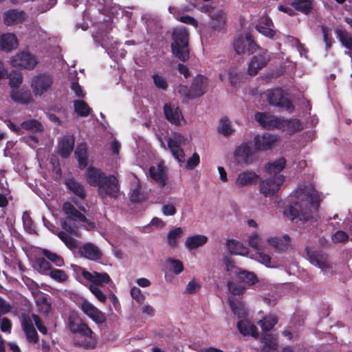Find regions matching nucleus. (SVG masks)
Segmentation results:
<instances>
[{
	"mask_svg": "<svg viewBox=\"0 0 352 352\" xmlns=\"http://www.w3.org/2000/svg\"><path fill=\"white\" fill-rule=\"evenodd\" d=\"M69 201L63 203L62 210L72 221L85 223V229L92 230L96 228L94 222L88 219L83 213L88 212L89 206L82 204L78 197H69Z\"/></svg>",
	"mask_w": 352,
	"mask_h": 352,
	"instance_id": "nucleus-1",
	"label": "nucleus"
},
{
	"mask_svg": "<svg viewBox=\"0 0 352 352\" xmlns=\"http://www.w3.org/2000/svg\"><path fill=\"white\" fill-rule=\"evenodd\" d=\"M173 56L184 63L190 58L189 34L185 28H175L170 45Z\"/></svg>",
	"mask_w": 352,
	"mask_h": 352,
	"instance_id": "nucleus-2",
	"label": "nucleus"
},
{
	"mask_svg": "<svg viewBox=\"0 0 352 352\" xmlns=\"http://www.w3.org/2000/svg\"><path fill=\"white\" fill-rule=\"evenodd\" d=\"M208 89L207 77L198 74L188 88L187 86H179V92L184 94L188 98L194 99L202 96Z\"/></svg>",
	"mask_w": 352,
	"mask_h": 352,
	"instance_id": "nucleus-3",
	"label": "nucleus"
},
{
	"mask_svg": "<svg viewBox=\"0 0 352 352\" xmlns=\"http://www.w3.org/2000/svg\"><path fill=\"white\" fill-rule=\"evenodd\" d=\"M267 100L270 105L285 109L289 113H292L295 110L294 104L289 98L285 97L284 91L281 88L268 90Z\"/></svg>",
	"mask_w": 352,
	"mask_h": 352,
	"instance_id": "nucleus-4",
	"label": "nucleus"
},
{
	"mask_svg": "<svg viewBox=\"0 0 352 352\" xmlns=\"http://www.w3.org/2000/svg\"><path fill=\"white\" fill-rule=\"evenodd\" d=\"M99 195L102 197H109L114 199L120 195V184L118 179L113 175H107L98 188Z\"/></svg>",
	"mask_w": 352,
	"mask_h": 352,
	"instance_id": "nucleus-5",
	"label": "nucleus"
},
{
	"mask_svg": "<svg viewBox=\"0 0 352 352\" xmlns=\"http://www.w3.org/2000/svg\"><path fill=\"white\" fill-rule=\"evenodd\" d=\"M74 334H78L82 337L81 340H76L75 345L82 347L85 349H94L97 346V339L94 331L85 322H82L74 331Z\"/></svg>",
	"mask_w": 352,
	"mask_h": 352,
	"instance_id": "nucleus-6",
	"label": "nucleus"
},
{
	"mask_svg": "<svg viewBox=\"0 0 352 352\" xmlns=\"http://www.w3.org/2000/svg\"><path fill=\"white\" fill-rule=\"evenodd\" d=\"M256 151L252 141L242 142L234 151L235 160L239 164H251L256 159Z\"/></svg>",
	"mask_w": 352,
	"mask_h": 352,
	"instance_id": "nucleus-7",
	"label": "nucleus"
},
{
	"mask_svg": "<svg viewBox=\"0 0 352 352\" xmlns=\"http://www.w3.org/2000/svg\"><path fill=\"white\" fill-rule=\"evenodd\" d=\"M307 258L314 265L321 269L327 270L331 269V264L329 260V254L320 248H313L307 247L305 248Z\"/></svg>",
	"mask_w": 352,
	"mask_h": 352,
	"instance_id": "nucleus-8",
	"label": "nucleus"
},
{
	"mask_svg": "<svg viewBox=\"0 0 352 352\" xmlns=\"http://www.w3.org/2000/svg\"><path fill=\"white\" fill-rule=\"evenodd\" d=\"M54 83L53 76L47 73H41L34 76L31 81V87L34 96H42L52 89Z\"/></svg>",
	"mask_w": 352,
	"mask_h": 352,
	"instance_id": "nucleus-9",
	"label": "nucleus"
},
{
	"mask_svg": "<svg viewBox=\"0 0 352 352\" xmlns=\"http://www.w3.org/2000/svg\"><path fill=\"white\" fill-rule=\"evenodd\" d=\"M285 182V177L283 175H274L260 183V192L265 197H271L279 190L281 185Z\"/></svg>",
	"mask_w": 352,
	"mask_h": 352,
	"instance_id": "nucleus-10",
	"label": "nucleus"
},
{
	"mask_svg": "<svg viewBox=\"0 0 352 352\" xmlns=\"http://www.w3.org/2000/svg\"><path fill=\"white\" fill-rule=\"evenodd\" d=\"M80 309L87 316L98 325L104 323L107 320L105 314L86 300L81 302Z\"/></svg>",
	"mask_w": 352,
	"mask_h": 352,
	"instance_id": "nucleus-11",
	"label": "nucleus"
},
{
	"mask_svg": "<svg viewBox=\"0 0 352 352\" xmlns=\"http://www.w3.org/2000/svg\"><path fill=\"white\" fill-rule=\"evenodd\" d=\"M11 63L14 67H20L29 70L33 69L37 65L36 56L28 52H22L13 56Z\"/></svg>",
	"mask_w": 352,
	"mask_h": 352,
	"instance_id": "nucleus-12",
	"label": "nucleus"
},
{
	"mask_svg": "<svg viewBox=\"0 0 352 352\" xmlns=\"http://www.w3.org/2000/svg\"><path fill=\"white\" fill-rule=\"evenodd\" d=\"M255 120L259 124L265 129L273 130L280 129L281 118L268 114L265 112H257L255 113Z\"/></svg>",
	"mask_w": 352,
	"mask_h": 352,
	"instance_id": "nucleus-13",
	"label": "nucleus"
},
{
	"mask_svg": "<svg viewBox=\"0 0 352 352\" xmlns=\"http://www.w3.org/2000/svg\"><path fill=\"white\" fill-rule=\"evenodd\" d=\"M78 252L80 257L94 261H99L102 256L100 249L97 245L90 242L80 246Z\"/></svg>",
	"mask_w": 352,
	"mask_h": 352,
	"instance_id": "nucleus-14",
	"label": "nucleus"
},
{
	"mask_svg": "<svg viewBox=\"0 0 352 352\" xmlns=\"http://www.w3.org/2000/svg\"><path fill=\"white\" fill-rule=\"evenodd\" d=\"M107 175L100 168L91 166L86 169L85 177L88 184L98 188Z\"/></svg>",
	"mask_w": 352,
	"mask_h": 352,
	"instance_id": "nucleus-15",
	"label": "nucleus"
},
{
	"mask_svg": "<svg viewBox=\"0 0 352 352\" xmlns=\"http://www.w3.org/2000/svg\"><path fill=\"white\" fill-rule=\"evenodd\" d=\"M148 173L152 180L162 188L167 184L168 175L166 167L163 163H159L157 167L151 166L148 168Z\"/></svg>",
	"mask_w": 352,
	"mask_h": 352,
	"instance_id": "nucleus-16",
	"label": "nucleus"
},
{
	"mask_svg": "<svg viewBox=\"0 0 352 352\" xmlns=\"http://www.w3.org/2000/svg\"><path fill=\"white\" fill-rule=\"evenodd\" d=\"M276 141L277 138L268 133L257 134L254 138V148L256 151H267L272 148Z\"/></svg>",
	"mask_w": 352,
	"mask_h": 352,
	"instance_id": "nucleus-17",
	"label": "nucleus"
},
{
	"mask_svg": "<svg viewBox=\"0 0 352 352\" xmlns=\"http://www.w3.org/2000/svg\"><path fill=\"white\" fill-rule=\"evenodd\" d=\"M270 60V56L267 51L263 52L258 55L254 56L248 65V72L251 76H255L258 72L264 67Z\"/></svg>",
	"mask_w": 352,
	"mask_h": 352,
	"instance_id": "nucleus-18",
	"label": "nucleus"
},
{
	"mask_svg": "<svg viewBox=\"0 0 352 352\" xmlns=\"http://www.w3.org/2000/svg\"><path fill=\"white\" fill-rule=\"evenodd\" d=\"M163 110L166 119L172 124L179 126L181 124V120L185 122L182 111L179 107H175L170 103H166Z\"/></svg>",
	"mask_w": 352,
	"mask_h": 352,
	"instance_id": "nucleus-19",
	"label": "nucleus"
},
{
	"mask_svg": "<svg viewBox=\"0 0 352 352\" xmlns=\"http://www.w3.org/2000/svg\"><path fill=\"white\" fill-rule=\"evenodd\" d=\"M174 138L175 139L169 138L168 140V146L174 157L179 162H184L185 154L179 144L182 142L185 141V138L179 133L175 134Z\"/></svg>",
	"mask_w": 352,
	"mask_h": 352,
	"instance_id": "nucleus-20",
	"label": "nucleus"
},
{
	"mask_svg": "<svg viewBox=\"0 0 352 352\" xmlns=\"http://www.w3.org/2000/svg\"><path fill=\"white\" fill-rule=\"evenodd\" d=\"M75 138L74 135H64L58 141L57 152L63 158H67L74 150Z\"/></svg>",
	"mask_w": 352,
	"mask_h": 352,
	"instance_id": "nucleus-21",
	"label": "nucleus"
},
{
	"mask_svg": "<svg viewBox=\"0 0 352 352\" xmlns=\"http://www.w3.org/2000/svg\"><path fill=\"white\" fill-rule=\"evenodd\" d=\"M66 188L81 200L87 197V191L84 185L78 182L74 177L67 178L64 182Z\"/></svg>",
	"mask_w": 352,
	"mask_h": 352,
	"instance_id": "nucleus-22",
	"label": "nucleus"
},
{
	"mask_svg": "<svg viewBox=\"0 0 352 352\" xmlns=\"http://www.w3.org/2000/svg\"><path fill=\"white\" fill-rule=\"evenodd\" d=\"M211 21L209 23L210 28L213 30L226 32V14L220 9L211 14L210 16Z\"/></svg>",
	"mask_w": 352,
	"mask_h": 352,
	"instance_id": "nucleus-23",
	"label": "nucleus"
},
{
	"mask_svg": "<svg viewBox=\"0 0 352 352\" xmlns=\"http://www.w3.org/2000/svg\"><path fill=\"white\" fill-rule=\"evenodd\" d=\"M82 276L87 280L94 283V285H101L103 283H109L111 281L109 275L107 272L99 273L98 272H89L85 270L82 271Z\"/></svg>",
	"mask_w": 352,
	"mask_h": 352,
	"instance_id": "nucleus-24",
	"label": "nucleus"
},
{
	"mask_svg": "<svg viewBox=\"0 0 352 352\" xmlns=\"http://www.w3.org/2000/svg\"><path fill=\"white\" fill-rule=\"evenodd\" d=\"M26 18V14L23 10L12 9L3 14L4 23L7 25L19 24L23 23Z\"/></svg>",
	"mask_w": 352,
	"mask_h": 352,
	"instance_id": "nucleus-25",
	"label": "nucleus"
},
{
	"mask_svg": "<svg viewBox=\"0 0 352 352\" xmlns=\"http://www.w3.org/2000/svg\"><path fill=\"white\" fill-rule=\"evenodd\" d=\"M282 123L280 128V130L286 131L289 135L295 134L296 133L302 131L304 129L302 122L297 118L291 119H282Z\"/></svg>",
	"mask_w": 352,
	"mask_h": 352,
	"instance_id": "nucleus-26",
	"label": "nucleus"
},
{
	"mask_svg": "<svg viewBox=\"0 0 352 352\" xmlns=\"http://www.w3.org/2000/svg\"><path fill=\"white\" fill-rule=\"evenodd\" d=\"M258 178V175L253 171H243L238 175L235 185L239 188L250 186L256 183Z\"/></svg>",
	"mask_w": 352,
	"mask_h": 352,
	"instance_id": "nucleus-27",
	"label": "nucleus"
},
{
	"mask_svg": "<svg viewBox=\"0 0 352 352\" xmlns=\"http://www.w3.org/2000/svg\"><path fill=\"white\" fill-rule=\"evenodd\" d=\"M0 45L2 50L10 52L18 46V41L14 34H3L0 38Z\"/></svg>",
	"mask_w": 352,
	"mask_h": 352,
	"instance_id": "nucleus-28",
	"label": "nucleus"
},
{
	"mask_svg": "<svg viewBox=\"0 0 352 352\" xmlns=\"http://www.w3.org/2000/svg\"><path fill=\"white\" fill-rule=\"evenodd\" d=\"M235 274L240 282L244 283L248 286L254 285L258 281L256 275L254 272L245 270L238 268L235 271Z\"/></svg>",
	"mask_w": 352,
	"mask_h": 352,
	"instance_id": "nucleus-29",
	"label": "nucleus"
},
{
	"mask_svg": "<svg viewBox=\"0 0 352 352\" xmlns=\"http://www.w3.org/2000/svg\"><path fill=\"white\" fill-rule=\"evenodd\" d=\"M10 97L15 102L22 104H28L33 100L29 90H12L10 93Z\"/></svg>",
	"mask_w": 352,
	"mask_h": 352,
	"instance_id": "nucleus-30",
	"label": "nucleus"
},
{
	"mask_svg": "<svg viewBox=\"0 0 352 352\" xmlns=\"http://www.w3.org/2000/svg\"><path fill=\"white\" fill-rule=\"evenodd\" d=\"M22 327L28 341L34 344L37 343L38 341V336L32 321L30 319L23 320Z\"/></svg>",
	"mask_w": 352,
	"mask_h": 352,
	"instance_id": "nucleus-31",
	"label": "nucleus"
},
{
	"mask_svg": "<svg viewBox=\"0 0 352 352\" xmlns=\"http://www.w3.org/2000/svg\"><path fill=\"white\" fill-rule=\"evenodd\" d=\"M269 243L278 252H286L290 247V237L285 234L282 238H270Z\"/></svg>",
	"mask_w": 352,
	"mask_h": 352,
	"instance_id": "nucleus-32",
	"label": "nucleus"
},
{
	"mask_svg": "<svg viewBox=\"0 0 352 352\" xmlns=\"http://www.w3.org/2000/svg\"><path fill=\"white\" fill-rule=\"evenodd\" d=\"M74 154L78 160L79 168L82 169L87 167L88 156L86 144L81 143L78 144Z\"/></svg>",
	"mask_w": 352,
	"mask_h": 352,
	"instance_id": "nucleus-33",
	"label": "nucleus"
},
{
	"mask_svg": "<svg viewBox=\"0 0 352 352\" xmlns=\"http://www.w3.org/2000/svg\"><path fill=\"white\" fill-rule=\"evenodd\" d=\"M335 32L341 44L349 50L348 52H345V54L350 55L352 51V34L341 29H336Z\"/></svg>",
	"mask_w": 352,
	"mask_h": 352,
	"instance_id": "nucleus-34",
	"label": "nucleus"
},
{
	"mask_svg": "<svg viewBox=\"0 0 352 352\" xmlns=\"http://www.w3.org/2000/svg\"><path fill=\"white\" fill-rule=\"evenodd\" d=\"M208 241V237L202 234H195L188 236L185 242L186 248L190 250L203 246Z\"/></svg>",
	"mask_w": 352,
	"mask_h": 352,
	"instance_id": "nucleus-35",
	"label": "nucleus"
},
{
	"mask_svg": "<svg viewBox=\"0 0 352 352\" xmlns=\"http://www.w3.org/2000/svg\"><path fill=\"white\" fill-rule=\"evenodd\" d=\"M285 165L286 160L282 157L272 162H268L265 166V170L270 175L274 174L276 175L285 168Z\"/></svg>",
	"mask_w": 352,
	"mask_h": 352,
	"instance_id": "nucleus-36",
	"label": "nucleus"
},
{
	"mask_svg": "<svg viewBox=\"0 0 352 352\" xmlns=\"http://www.w3.org/2000/svg\"><path fill=\"white\" fill-rule=\"evenodd\" d=\"M290 5L296 10L308 14L313 9V0H294Z\"/></svg>",
	"mask_w": 352,
	"mask_h": 352,
	"instance_id": "nucleus-37",
	"label": "nucleus"
},
{
	"mask_svg": "<svg viewBox=\"0 0 352 352\" xmlns=\"http://www.w3.org/2000/svg\"><path fill=\"white\" fill-rule=\"evenodd\" d=\"M52 232L58 236V237L64 243L66 247L72 251H74L78 248L77 240L63 231L55 232L51 230Z\"/></svg>",
	"mask_w": 352,
	"mask_h": 352,
	"instance_id": "nucleus-38",
	"label": "nucleus"
},
{
	"mask_svg": "<svg viewBox=\"0 0 352 352\" xmlns=\"http://www.w3.org/2000/svg\"><path fill=\"white\" fill-rule=\"evenodd\" d=\"M21 127L31 133H41L44 131L43 124L36 119H30L21 123Z\"/></svg>",
	"mask_w": 352,
	"mask_h": 352,
	"instance_id": "nucleus-39",
	"label": "nucleus"
},
{
	"mask_svg": "<svg viewBox=\"0 0 352 352\" xmlns=\"http://www.w3.org/2000/svg\"><path fill=\"white\" fill-rule=\"evenodd\" d=\"M226 245L228 251L232 254L245 255L248 252V248L244 247L241 243L237 242L234 239H228Z\"/></svg>",
	"mask_w": 352,
	"mask_h": 352,
	"instance_id": "nucleus-40",
	"label": "nucleus"
},
{
	"mask_svg": "<svg viewBox=\"0 0 352 352\" xmlns=\"http://www.w3.org/2000/svg\"><path fill=\"white\" fill-rule=\"evenodd\" d=\"M74 112L80 117L88 116L91 111L88 104L82 100H75L74 101Z\"/></svg>",
	"mask_w": 352,
	"mask_h": 352,
	"instance_id": "nucleus-41",
	"label": "nucleus"
},
{
	"mask_svg": "<svg viewBox=\"0 0 352 352\" xmlns=\"http://www.w3.org/2000/svg\"><path fill=\"white\" fill-rule=\"evenodd\" d=\"M278 322V320L274 316H266L258 322L263 333H269Z\"/></svg>",
	"mask_w": 352,
	"mask_h": 352,
	"instance_id": "nucleus-42",
	"label": "nucleus"
},
{
	"mask_svg": "<svg viewBox=\"0 0 352 352\" xmlns=\"http://www.w3.org/2000/svg\"><path fill=\"white\" fill-rule=\"evenodd\" d=\"M217 130L219 133L225 137L230 136L234 132L231 122L227 117H223L221 118Z\"/></svg>",
	"mask_w": 352,
	"mask_h": 352,
	"instance_id": "nucleus-43",
	"label": "nucleus"
},
{
	"mask_svg": "<svg viewBox=\"0 0 352 352\" xmlns=\"http://www.w3.org/2000/svg\"><path fill=\"white\" fill-rule=\"evenodd\" d=\"M33 267L41 274H47L52 270L50 263L43 257L36 258Z\"/></svg>",
	"mask_w": 352,
	"mask_h": 352,
	"instance_id": "nucleus-44",
	"label": "nucleus"
},
{
	"mask_svg": "<svg viewBox=\"0 0 352 352\" xmlns=\"http://www.w3.org/2000/svg\"><path fill=\"white\" fill-rule=\"evenodd\" d=\"M82 322L83 321L77 314L71 313L67 318V327L74 333Z\"/></svg>",
	"mask_w": 352,
	"mask_h": 352,
	"instance_id": "nucleus-45",
	"label": "nucleus"
},
{
	"mask_svg": "<svg viewBox=\"0 0 352 352\" xmlns=\"http://www.w3.org/2000/svg\"><path fill=\"white\" fill-rule=\"evenodd\" d=\"M183 234L182 228L178 227L171 230L167 236L168 243L171 248H175L178 245L177 239H179Z\"/></svg>",
	"mask_w": 352,
	"mask_h": 352,
	"instance_id": "nucleus-46",
	"label": "nucleus"
},
{
	"mask_svg": "<svg viewBox=\"0 0 352 352\" xmlns=\"http://www.w3.org/2000/svg\"><path fill=\"white\" fill-rule=\"evenodd\" d=\"M42 254L55 265L58 267H62L64 265V260L63 257L56 253L52 252L47 249H43Z\"/></svg>",
	"mask_w": 352,
	"mask_h": 352,
	"instance_id": "nucleus-47",
	"label": "nucleus"
},
{
	"mask_svg": "<svg viewBox=\"0 0 352 352\" xmlns=\"http://www.w3.org/2000/svg\"><path fill=\"white\" fill-rule=\"evenodd\" d=\"M261 342L263 347H269L271 349H277L278 343L276 336L270 333H263L261 336Z\"/></svg>",
	"mask_w": 352,
	"mask_h": 352,
	"instance_id": "nucleus-48",
	"label": "nucleus"
},
{
	"mask_svg": "<svg viewBox=\"0 0 352 352\" xmlns=\"http://www.w3.org/2000/svg\"><path fill=\"white\" fill-rule=\"evenodd\" d=\"M25 230L31 234H36V226L28 212H24L22 217Z\"/></svg>",
	"mask_w": 352,
	"mask_h": 352,
	"instance_id": "nucleus-49",
	"label": "nucleus"
},
{
	"mask_svg": "<svg viewBox=\"0 0 352 352\" xmlns=\"http://www.w3.org/2000/svg\"><path fill=\"white\" fill-rule=\"evenodd\" d=\"M146 199V195L142 191V186L138 184L133 190L130 196V201L133 203H141Z\"/></svg>",
	"mask_w": 352,
	"mask_h": 352,
	"instance_id": "nucleus-50",
	"label": "nucleus"
},
{
	"mask_svg": "<svg viewBox=\"0 0 352 352\" xmlns=\"http://www.w3.org/2000/svg\"><path fill=\"white\" fill-rule=\"evenodd\" d=\"M9 79V85L11 87H19L23 82L22 75L20 72L15 70L12 71L8 75Z\"/></svg>",
	"mask_w": 352,
	"mask_h": 352,
	"instance_id": "nucleus-51",
	"label": "nucleus"
},
{
	"mask_svg": "<svg viewBox=\"0 0 352 352\" xmlns=\"http://www.w3.org/2000/svg\"><path fill=\"white\" fill-rule=\"evenodd\" d=\"M50 276L57 282L63 283L68 279L65 271L59 269H52L50 272Z\"/></svg>",
	"mask_w": 352,
	"mask_h": 352,
	"instance_id": "nucleus-52",
	"label": "nucleus"
},
{
	"mask_svg": "<svg viewBox=\"0 0 352 352\" xmlns=\"http://www.w3.org/2000/svg\"><path fill=\"white\" fill-rule=\"evenodd\" d=\"M153 83L160 89L166 91L168 88V82L166 77L155 74L152 76Z\"/></svg>",
	"mask_w": 352,
	"mask_h": 352,
	"instance_id": "nucleus-53",
	"label": "nucleus"
},
{
	"mask_svg": "<svg viewBox=\"0 0 352 352\" xmlns=\"http://www.w3.org/2000/svg\"><path fill=\"white\" fill-rule=\"evenodd\" d=\"M228 291L234 296L241 295L245 290V288L243 286L233 281L228 282Z\"/></svg>",
	"mask_w": 352,
	"mask_h": 352,
	"instance_id": "nucleus-54",
	"label": "nucleus"
},
{
	"mask_svg": "<svg viewBox=\"0 0 352 352\" xmlns=\"http://www.w3.org/2000/svg\"><path fill=\"white\" fill-rule=\"evenodd\" d=\"M167 263H170L172 270L175 274H179L183 272L184 265L181 261L169 258L167 259Z\"/></svg>",
	"mask_w": 352,
	"mask_h": 352,
	"instance_id": "nucleus-55",
	"label": "nucleus"
},
{
	"mask_svg": "<svg viewBox=\"0 0 352 352\" xmlns=\"http://www.w3.org/2000/svg\"><path fill=\"white\" fill-rule=\"evenodd\" d=\"M230 308L233 314L239 318H241L245 313L243 309V305L241 302H235L232 300H229Z\"/></svg>",
	"mask_w": 352,
	"mask_h": 352,
	"instance_id": "nucleus-56",
	"label": "nucleus"
},
{
	"mask_svg": "<svg viewBox=\"0 0 352 352\" xmlns=\"http://www.w3.org/2000/svg\"><path fill=\"white\" fill-rule=\"evenodd\" d=\"M233 45L234 51L237 54H242L245 53L246 49V43L242 37L236 38Z\"/></svg>",
	"mask_w": 352,
	"mask_h": 352,
	"instance_id": "nucleus-57",
	"label": "nucleus"
},
{
	"mask_svg": "<svg viewBox=\"0 0 352 352\" xmlns=\"http://www.w3.org/2000/svg\"><path fill=\"white\" fill-rule=\"evenodd\" d=\"M131 297L136 300V302L139 304H142L145 300V296L142 293V291L140 288L137 287H133L131 289L130 292Z\"/></svg>",
	"mask_w": 352,
	"mask_h": 352,
	"instance_id": "nucleus-58",
	"label": "nucleus"
},
{
	"mask_svg": "<svg viewBox=\"0 0 352 352\" xmlns=\"http://www.w3.org/2000/svg\"><path fill=\"white\" fill-rule=\"evenodd\" d=\"M89 290L100 302L103 303L106 302V295L102 292V291L99 287H98V286L91 285L89 286Z\"/></svg>",
	"mask_w": 352,
	"mask_h": 352,
	"instance_id": "nucleus-59",
	"label": "nucleus"
},
{
	"mask_svg": "<svg viewBox=\"0 0 352 352\" xmlns=\"http://www.w3.org/2000/svg\"><path fill=\"white\" fill-rule=\"evenodd\" d=\"M298 206V203H296L294 206H290L287 209L285 210V214L292 220H294L296 217H299L300 210Z\"/></svg>",
	"mask_w": 352,
	"mask_h": 352,
	"instance_id": "nucleus-60",
	"label": "nucleus"
},
{
	"mask_svg": "<svg viewBox=\"0 0 352 352\" xmlns=\"http://www.w3.org/2000/svg\"><path fill=\"white\" fill-rule=\"evenodd\" d=\"M37 306L40 312L47 314L51 310V304L47 301V298L43 297L40 301H37Z\"/></svg>",
	"mask_w": 352,
	"mask_h": 352,
	"instance_id": "nucleus-61",
	"label": "nucleus"
},
{
	"mask_svg": "<svg viewBox=\"0 0 352 352\" xmlns=\"http://www.w3.org/2000/svg\"><path fill=\"white\" fill-rule=\"evenodd\" d=\"M249 245L256 250L261 249V240L257 233H254L249 237Z\"/></svg>",
	"mask_w": 352,
	"mask_h": 352,
	"instance_id": "nucleus-62",
	"label": "nucleus"
},
{
	"mask_svg": "<svg viewBox=\"0 0 352 352\" xmlns=\"http://www.w3.org/2000/svg\"><path fill=\"white\" fill-rule=\"evenodd\" d=\"M199 155L198 153H194L192 155L188 160L186 167L188 170H192L199 165Z\"/></svg>",
	"mask_w": 352,
	"mask_h": 352,
	"instance_id": "nucleus-63",
	"label": "nucleus"
},
{
	"mask_svg": "<svg viewBox=\"0 0 352 352\" xmlns=\"http://www.w3.org/2000/svg\"><path fill=\"white\" fill-rule=\"evenodd\" d=\"M349 239L348 234L342 230H338L332 236V241L334 243H344Z\"/></svg>",
	"mask_w": 352,
	"mask_h": 352,
	"instance_id": "nucleus-64",
	"label": "nucleus"
}]
</instances>
